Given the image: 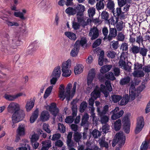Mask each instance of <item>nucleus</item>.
Instances as JSON below:
<instances>
[{"mask_svg":"<svg viewBox=\"0 0 150 150\" xmlns=\"http://www.w3.org/2000/svg\"><path fill=\"white\" fill-rule=\"evenodd\" d=\"M112 13L113 15L117 18H120L121 19H124L125 18V15L124 12H122L121 7L116 8V11L113 10Z\"/></svg>","mask_w":150,"mask_h":150,"instance_id":"11","label":"nucleus"},{"mask_svg":"<svg viewBox=\"0 0 150 150\" xmlns=\"http://www.w3.org/2000/svg\"><path fill=\"white\" fill-rule=\"evenodd\" d=\"M96 8L98 10L103 9L104 7V4L102 1L98 2L96 5Z\"/></svg>","mask_w":150,"mask_h":150,"instance_id":"47","label":"nucleus"},{"mask_svg":"<svg viewBox=\"0 0 150 150\" xmlns=\"http://www.w3.org/2000/svg\"><path fill=\"white\" fill-rule=\"evenodd\" d=\"M38 110H35L32 116L30 117V122L32 123L34 122L38 117Z\"/></svg>","mask_w":150,"mask_h":150,"instance_id":"38","label":"nucleus"},{"mask_svg":"<svg viewBox=\"0 0 150 150\" xmlns=\"http://www.w3.org/2000/svg\"><path fill=\"white\" fill-rule=\"evenodd\" d=\"M144 125V121L142 117H140L138 118L137 127L135 130V133L137 134L139 133L142 130Z\"/></svg>","mask_w":150,"mask_h":150,"instance_id":"9","label":"nucleus"},{"mask_svg":"<svg viewBox=\"0 0 150 150\" xmlns=\"http://www.w3.org/2000/svg\"><path fill=\"white\" fill-rule=\"evenodd\" d=\"M25 125L22 123L19 124L18 128L16 130L17 135L23 136L25 134Z\"/></svg>","mask_w":150,"mask_h":150,"instance_id":"12","label":"nucleus"},{"mask_svg":"<svg viewBox=\"0 0 150 150\" xmlns=\"http://www.w3.org/2000/svg\"><path fill=\"white\" fill-rule=\"evenodd\" d=\"M77 86L78 88L79 84L76 82H75L73 85V87L70 91L72 85L71 83H68L66 87L65 92L64 86L62 85H61L59 88V97L60 98L62 99L63 100L65 98H66V100L69 101L75 94Z\"/></svg>","mask_w":150,"mask_h":150,"instance_id":"1","label":"nucleus"},{"mask_svg":"<svg viewBox=\"0 0 150 150\" xmlns=\"http://www.w3.org/2000/svg\"><path fill=\"white\" fill-rule=\"evenodd\" d=\"M129 99H130V97L128 96V94H126L119 103L121 105H125L128 103Z\"/></svg>","mask_w":150,"mask_h":150,"instance_id":"25","label":"nucleus"},{"mask_svg":"<svg viewBox=\"0 0 150 150\" xmlns=\"http://www.w3.org/2000/svg\"><path fill=\"white\" fill-rule=\"evenodd\" d=\"M83 66L81 64H78L75 67L74 72L75 74H80L83 71Z\"/></svg>","mask_w":150,"mask_h":150,"instance_id":"27","label":"nucleus"},{"mask_svg":"<svg viewBox=\"0 0 150 150\" xmlns=\"http://www.w3.org/2000/svg\"><path fill=\"white\" fill-rule=\"evenodd\" d=\"M91 134L92 135L93 137L96 139L100 136L101 135V133L98 130L95 129L92 131L91 133Z\"/></svg>","mask_w":150,"mask_h":150,"instance_id":"45","label":"nucleus"},{"mask_svg":"<svg viewBox=\"0 0 150 150\" xmlns=\"http://www.w3.org/2000/svg\"><path fill=\"white\" fill-rule=\"evenodd\" d=\"M108 108L109 106L108 105H105L102 110L99 108H97V112L100 118L101 122L103 124H106L108 121L109 118L105 115L108 111Z\"/></svg>","mask_w":150,"mask_h":150,"instance_id":"3","label":"nucleus"},{"mask_svg":"<svg viewBox=\"0 0 150 150\" xmlns=\"http://www.w3.org/2000/svg\"><path fill=\"white\" fill-rule=\"evenodd\" d=\"M109 128V126L108 124H105L103 125L102 128V132H103V134H105L108 132V130Z\"/></svg>","mask_w":150,"mask_h":150,"instance_id":"57","label":"nucleus"},{"mask_svg":"<svg viewBox=\"0 0 150 150\" xmlns=\"http://www.w3.org/2000/svg\"><path fill=\"white\" fill-rule=\"evenodd\" d=\"M14 16L16 17H19L22 19H25V18L24 16L23 13L21 12H15L14 13Z\"/></svg>","mask_w":150,"mask_h":150,"instance_id":"59","label":"nucleus"},{"mask_svg":"<svg viewBox=\"0 0 150 150\" xmlns=\"http://www.w3.org/2000/svg\"><path fill=\"white\" fill-rule=\"evenodd\" d=\"M34 105V101L31 100L27 103L25 107L27 111H30L33 107Z\"/></svg>","mask_w":150,"mask_h":150,"instance_id":"28","label":"nucleus"},{"mask_svg":"<svg viewBox=\"0 0 150 150\" xmlns=\"http://www.w3.org/2000/svg\"><path fill=\"white\" fill-rule=\"evenodd\" d=\"M118 4L120 7H122L126 3L130 4L132 0H118Z\"/></svg>","mask_w":150,"mask_h":150,"instance_id":"41","label":"nucleus"},{"mask_svg":"<svg viewBox=\"0 0 150 150\" xmlns=\"http://www.w3.org/2000/svg\"><path fill=\"white\" fill-rule=\"evenodd\" d=\"M53 87V86L52 85L49 86L46 89L45 91L44 98H46L50 95Z\"/></svg>","mask_w":150,"mask_h":150,"instance_id":"34","label":"nucleus"},{"mask_svg":"<svg viewBox=\"0 0 150 150\" xmlns=\"http://www.w3.org/2000/svg\"><path fill=\"white\" fill-rule=\"evenodd\" d=\"M110 140H108L106 141L105 140V138L103 137L99 141V143L100 146L102 147H105L106 149L108 147V143L110 142Z\"/></svg>","mask_w":150,"mask_h":150,"instance_id":"21","label":"nucleus"},{"mask_svg":"<svg viewBox=\"0 0 150 150\" xmlns=\"http://www.w3.org/2000/svg\"><path fill=\"white\" fill-rule=\"evenodd\" d=\"M71 60L68 59L67 61L63 62L62 66V76L65 77L70 76L71 74L69 68L71 65Z\"/></svg>","mask_w":150,"mask_h":150,"instance_id":"4","label":"nucleus"},{"mask_svg":"<svg viewBox=\"0 0 150 150\" xmlns=\"http://www.w3.org/2000/svg\"><path fill=\"white\" fill-rule=\"evenodd\" d=\"M122 98L121 96L117 95H114L111 97V100L114 103L118 102Z\"/></svg>","mask_w":150,"mask_h":150,"instance_id":"40","label":"nucleus"},{"mask_svg":"<svg viewBox=\"0 0 150 150\" xmlns=\"http://www.w3.org/2000/svg\"><path fill=\"white\" fill-rule=\"evenodd\" d=\"M82 137V134L81 133L78 132H76L75 133L74 136V139L75 141L76 142L78 143V145H79V142L81 141V140Z\"/></svg>","mask_w":150,"mask_h":150,"instance_id":"33","label":"nucleus"},{"mask_svg":"<svg viewBox=\"0 0 150 150\" xmlns=\"http://www.w3.org/2000/svg\"><path fill=\"white\" fill-rule=\"evenodd\" d=\"M6 23L8 25V26H15L17 27L19 26L18 23L16 22H11L7 21H6Z\"/></svg>","mask_w":150,"mask_h":150,"instance_id":"63","label":"nucleus"},{"mask_svg":"<svg viewBox=\"0 0 150 150\" xmlns=\"http://www.w3.org/2000/svg\"><path fill=\"white\" fill-rule=\"evenodd\" d=\"M75 9L77 13H82L85 11V7L81 4L75 5Z\"/></svg>","mask_w":150,"mask_h":150,"instance_id":"24","label":"nucleus"},{"mask_svg":"<svg viewBox=\"0 0 150 150\" xmlns=\"http://www.w3.org/2000/svg\"><path fill=\"white\" fill-rule=\"evenodd\" d=\"M107 8L109 10L112 11L114 9L115 4L113 1H110L108 2L107 4Z\"/></svg>","mask_w":150,"mask_h":150,"instance_id":"43","label":"nucleus"},{"mask_svg":"<svg viewBox=\"0 0 150 150\" xmlns=\"http://www.w3.org/2000/svg\"><path fill=\"white\" fill-rule=\"evenodd\" d=\"M133 75L135 77H141L144 76V73L142 70L134 71Z\"/></svg>","mask_w":150,"mask_h":150,"instance_id":"29","label":"nucleus"},{"mask_svg":"<svg viewBox=\"0 0 150 150\" xmlns=\"http://www.w3.org/2000/svg\"><path fill=\"white\" fill-rule=\"evenodd\" d=\"M7 109L9 112H13L12 116L13 122H18L23 118L24 116V112L22 110L20 109L19 105L16 103H11L8 105Z\"/></svg>","mask_w":150,"mask_h":150,"instance_id":"2","label":"nucleus"},{"mask_svg":"<svg viewBox=\"0 0 150 150\" xmlns=\"http://www.w3.org/2000/svg\"><path fill=\"white\" fill-rule=\"evenodd\" d=\"M100 93L99 88L97 86H96L95 88L91 94V97L94 99H96L97 98L100 96Z\"/></svg>","mask_w":150,"mask_h":150,"instance_id":"16","label":"nucleus"},{"mask_svg":"<svg viewBox=\"0 0 150 150\" xmlns=\"http://www.w3.org/2000/svg\"><path fill=\"white\" fill-rule=\"evenodd\" d=\"M105 84L106 85L105 89L109 91H111L112 90V88L111 85L110 81H106L105 82Z\"/></svg>","mask_w":150,"mask_h":150,"instance_id":"53","label":"nucleus"},{"mask_svg":"<svg viewBox=\"0 0 150 150\" xmlns=\"http://www.w3.org/2000/svg\"><path fill=\"white\" fill-rule=\"evenodd\" d=\"M50 117L49 112L47 111H43L41 112L40 118L42 121L45 122L48 120Z\"/></svg>","mask_w":150,"mask_h":150,"instance_id":"17","label":"nucleus"},{"mask_svg":"<svg viewBox=\"0 0 150 150\" xmlns=\"http://www.w3.org/2000/svg\"><path fill=\"white\" fill-rule=\"evenodd\" d=\"M61 67L59 66H57L54 69L51 76H54L59 78L61 75Z\"/></svg>","mask_w":150,"mask_h":150,"instance_id":"13","label":"nucleus"},{"mask_svg":"<svg viewBox=\"0 0 150 150\" xmlns=\"http://www.w3.org/2000/svg\"><path fill=\"white\" fill-rule=\"evenodd\" d=\"M135 41L139 45H140L141 43L143 44V42L144 41L143 37L140 35L137 36Z\"/></svg>","mask_w":150,"mask_h":150,"instance_id":"58","label":"nucleus"},{"mask_svg":"<svg viewBox=\"0 0 150 150\" xmlns=\"http://www.w3.org/2000/svg\"><path fill=\"white\" fill-rule=\"evenodd\" d=\"M75 44H76L77 46H78L79 48L80 46L84 47H86L87 45L86 41L85 39H82L81 40H77Z\"/></svg>","mask_w":150,"mask_h":150,"instance_id":"31","label":"nucleus"},{"mask_svg":"<svg viewBox=\"0 0 150 150\" xmlns=\"http://www.w3.org/2000/svg\"><path fill=\"white\" fill-rule=\"evenodd\" d=\"M109 13L108 12L103 11L101 13V18L103 19H104L105 21L108 20V19L109 17Z\"/></svg>","mask_w":150,"mask_h":150,"instance_id":"49","label":"nucleus"},{"mask_svg":"<svg viewBox=\"0 0 150 150\" xmlns=\"http://www.w3.org/2000/svg\"><path fill=\"white\" fill-rule=\"evenodd\" d=\"M101 40L100 39H98L96 40L93 44L92 47L95 48L99 46L101 43Z\"/></svg>","mask_w":150,"mask_h":150,"instance_id":"60","label":"nucleus"},{"mask_svg":"<svg viewBox=\"0 0 150 150\" xmlns=\"http://www.w3.org/2000/svg\"><path fill=\"white\" fill-rule=\"evenodd\" d=\"M121 126V121L120 119H118L115 122L114 127L116 131L120 130Z\"/></svg>","mask_w":150,"mask_h":150,"instance_id":"37","label":"nucleus"},{"mask_svg":"<svg viewBox=\"0 0 150 150\" xmlns=\"http://www.w3.org/2000/svg\"><path fill=\"white\" fill-rule=\"evenodd\" d=\"M36 50V46L35 43H32L28 47L26 54L31 56L33 54Z\"/></svg>","mask_w":150,"mask_h":150,"instance_id":"15","label":"nucleus"},{"mask_svg":"<svg viewBox=\"0 0 150 150\" xmlns=\"http://www.w3.org/2000/svg\"><path fill=\"white\" fill-rule=\"evenodd\" d=\"M99 35L98 30L96 27L91 28L89 31V36H90L92 40H94L97 38Z\"/></svg>","mask_w":150,"mask_h":150,"instance_id":"10","label":"nucleus"},{"mask_svg":"<svg viewBox=\"0 0 150 150\" xmlns=\"http://www.w3.org/2000/svg\"><path fill=\"white\" fill-rule=\"evenodd\" d=\"M13 42L14 44L16 45L17 46L20 45L21 43V42L19 40L18 37H16L14 38L13 40Z\"/></svg>","mask_w":150,"mask_h":150,"instance_id":"64","label":"nucleus"},{"mask_svg":"<svg viewBox=\"0 0 150 150\" xmlns=\"http://www.w3.org/2000/svg\"><path fill=\"white\" fill-rule=\"evenodd\" d=\"M125 37V35L122 33H119L118 35L117 39L120 41H123L124 40Z\"/></svg>","mask_w":150,"mask_h":150,"instance_id":"62","label":"nucleus"},{"mask_svg":"<svg viewBox=\"0 0 150 150\" xmlns=\"http://www.w3.org/2000/svg\"><path fill=\"white\" fill-rule=\"evenodd\" d=\"M149 143L146 141L142 142L140 147L141 150H147L149 146Z\"/></svg>","mask_w":150,"mask_h":150,"instance_id":"51","label":"nucleus"},{"mask_svg":"<svg viewBox=\"0 0 150 150\" xmlns=\"http://www.w3.org/2000/svg\"><path fill=\"white\" fill-rule=\"evenodd\" d=\"M46 108L53 115V119L54 120L55 117L59 112V110L56 106V104L54 103H51L50 105L46 106Z\"/></svg>","mask_w":150,"mask_h":150,"instance_id":"7","label":"nucleus"},{"mask_svg":"<svg viewBox=\"0 0 150 150\" xmlns=\"http://www.w3.org/2000/svg\"><path fill=\"white\" fill-rule=\"evenodd\" d=\"M79 50V48L78 46H77L76 44H75L74 48L70 52V55L72 57L76 56L78 53Z\"/></svg>","mask_w":150,"mask_h":150,"instance_id":"22","label":"nucleus"},{"mask_svg":"<svg viewBox=\"0 0 150 150\" xmlns=\"http://www.w3.org/2000/svg\"><path fill=\"white\" fill-rule=\"evenodd\" d=\"M121 48L122 50V52H124L125 51L127 52H128V44L125 42L123 43L121 45Z\"/></svg>","mask_w":150,"mask_h":150,"instance_id":"56","label":"nucleus"},{"mask_svg":"<svg viewBox=\"0 0 150 150\" xmlns=\"http://www.w3.org/2000/svg\"><path fill=\"white\" fill-rule=\"evenodd\" d=\"M117 34V32L115 28H110L109 30V35L108 36V39L110 40L112 38L115 37Z\"/></svg>","mask_w":150,"mask_h":150,"instance_id":"20","label":"nucleus"},{"mask_svg":"<svg viewBox=\"0 0 150 150\" xmlns=\"http://www.w3.org/2000/svg\"><path fill=\"white\" fill-rule=\"evenodd\" d=\"M38 139L39 137L38 134L34 133L32 134L31 138V142L36 141Z\"/></svg>","mask_w":150,"mask_h":150,"instance_id":"61","label":"nucleus"},{"mask_svg":"<svg viewBox=\"0 0 150 150\" xmlns=\"http://www.w3.org/2000/svg\"><path fill=\"white\" fill-rule=\"evenodd\" d=\"M51 142L50 140H47L43 141L42 142V147L41 150H48L51 146Z\"/></svg>","mask_w":150,"mask_h":150,"instance_id":"18","label":"nucleus"},{"mask_svg":"<svg viewBox=\"0 0 150 150\" xmlns=\"http://www.w3.org/2000/svg\"><path fill=\"white\" fill-rule=\"evenodd\" d=\"M87 106L86 102L85 101L82 102L80 106L79 110L81 112H83L86 109Z\"/></svg>","mask_w":150,"mask_h":150,"instance_id":"42","label":"nucleus"},{"mask_svg":"<svg viewBox=\"0 0 150 150\" xmlns=\"http://www.w3.org/2000/svg\"><path fill=\"white\" fill-rule=\"evenodd\" d=\"M147 51L148 50L145 47H140L139 53L143 57H144L146 56Z\"/></svg>","mask_w":150,"mask_h":150,"instance_id":"46","label":"nucleus"},{"mask_svg":"<svg viewBox=\"0 0 150 150\" xmlns=\"http://www.w3.org/2000/svg\"><path fill=\"white\" fill-rule=\"evenodd\" d=\"M130 80L131 79L129 76L125 77L120 80V84L121 85H125L129 83Z\"/></svg>","mask_w":150,"mask_h":150,"instance_id":"26","label":"nucleus"},{"mask_svg":"<svg viewBox=\"0 0 150 150\" xmlns=\"http://www.w3.org/2000/svg\"><path fill=\"white\" fill-rule=\"evenodd\" d=\"M95 8L93 7L90 8L88 9V12L90 17H92L95 14Z\"/></svg>","mask_w":150,"mask_h":150,"instance_id":"50","label":"nucleus"},{"mask_svg":"<svg viewBox=\"0 0 150 150\" xmlns=\"http://www.w3.org/2000/svg\"><path fill=\"white\" fill-rule=\"evenodd\" d=\"M124 129L125 132L127 133H129L130 131V122L128 121H124Z\"/></svg>","mask_w":150,"mask_h":150,"instance_id":"32","label":"nucleus"},{"mask_svg":"<svg viewBox=\"0 0 150 150\" xmlns=\"http://www.w3.org/2000/svg\"><path fill=\"white\" fill-rule=\"evenodd\" d=\"M65 34L71 40H75L76 39V34L70 32H66L65 33Z\"/></svg>","mask_w":150,"mask_h":150,"instance_id":"30","label":"nucleus"},{"mask_svg":"<svg viewBox=\"0 0 150 150\" xmlns=\"http://www.w3.org/2000/svg\"><path fill=\"white\" fill-rule=\"evenodd\" d=\"M88 118L89 116L88 114H85L82 118L81 125L85 126L86 124H87Z\"/></svg>","mask_w":150,"mask_h":150,"instance_id":"36","label":"nucleus"},{"mask_svg":"<svg viewBox=\"0 0 150 150\" xmlns=\"http://www.w3.org/2000/svg\"><path fill=\"white\" fill-rule=\"evenodd\" d=\"M105 86L103 84H101L100 85V91L104 94L105 97H107L108 96L109 93V91L105 89Z\"/></svg>","mask_w":150,"mask_h":150,"instance_id":"44","label":"nucleus"},{"mask_svg":"<svg viewBox=\"0 0 150 150\" xmlns=\"http://www.w3.org/2000/svg\"><path fill=\"white\" fill-rule=\"evenodd\" d=\"M134 71L139 70H142V65L138 63H135L134 64Z\"/></svg>","mask_w":150,"mask_h":150,"instance_id":"55","label":"nucleus"},{"mask_svg":"<svg viewBox=\"0 0 150 150\" xmlns=\"http://www.w3.org/2000/svg\"><path fill=\"white\" fill-rule=\"evenodd\" d=\"M95 70L94 69H91L89 71L87 78V83L89 86L87 88L88 92H90L92 88L91 84L95 76Z\"/></svg>","mask_w":150,"mask_h":150,"instance_id":"6","label":"nucleus"},{"mask_svg":"<svg viewBox=\"0 0 150 150\" xmlns=\"http://www.w3.org/2000/svg\"><path fill=\"white\" fill-rule=\"evenodd\" d=\"M116 139L112 141V146L114 147L117 143H119L120 146L123 145L125 143V137L122 132H120L116 134L115 135Z\"/></svg>","mask_w":150,"mask_h":150,"instance_id":"5","label":"nucleus"},{"mask_svg":"<svg viewBox=\"0 0 150 150\" xmlns=\"http://www.w3.org/2000/svg\"><path fill=\"white\" fill-rule=\"evenodd\" d=\"M136 94V90L135 86L133 84H132L130 85L129 90V96L130 100L131 101L135 99Z\"/></svg>","mask_w":150,"mask_h":150,"instance_id":"14","label":"nucleus"},{"mask_svg":"<svg viewBox=\"0 0 150 150\" xmlns=\"http://www.w3.org/2000/svg\"><path fill=\"white\" fill-rule=\"evenodd\" d=\"M110 65H106L103 66L100 69V72L103 74L108 71L112 68Z\"/></svg>","mask_w":150,"mask_h":150,"instance_id":"35","label":"nucleus"},{"mask_svg":"<svg viewBox=\"0 0 150 150\" xmlns=\"http://www.w3.org/2000/svg\"><path fill=\"white\" fill-rule=\"evenodd\" d=\"M4 97L6 99L9 101H13L16 99L15 95H11L6 94L4 95Z\"/></svg>","mask_w":150,"mask_h":150,"instance_id":"52","label":"nucleus"},{"mask_svg":"<svg viewBox=\"0 0 150 150\" xmlns=\"http://www.w3.org/2000/svg\"><path fill=\"white\" fill-rule=\"evenodd\" d=\"M65 12L69 16L73 15L76 14V11L75 9V5L73 7H69L67 8L65 10Z\"/></svg>","mask_w":150,"mask_h":150,"instance_id":"19","label":"nucleus"},{"mask_svg":"<svg viewBox=\"0 0 150 150\" xmlns=\"http://www.w3.org/2000/svg\"><path fill=\"white\" fill-rule=\"evenodd\" d=\"M75 117L73 115L67 117L65 119V122L67 123H72L74 120Z\"/></svg>","mask_w":150,"mask_h":150,"instance_id":"48","label":"nucleus"},{"mask_svg":"<svg viewBox=\"0 0 150 150\" xmlns=\"http://www.w3.org/2000/svg\"><path fill=\"white\" fill-rule=\"evenodd\" d=\"M58 129L61 133H64L65 132V127L63 124L59 123L58 124Z\"/></svg>","mask_w":150,"mask_h":150,"instance_id":"54","label":"nucleus"},{"mask_svg":"<svg viewBox=\"0 0 150 150\" xmlns=\"http://www.w3.org/2000/svg\"><path fill=\"white\" fill-rule=\"evenodd\" d=\"M140 47L137 46L133 45L129 49L130 52L135 55L140 52Z\"/></svg>","mask_w":150,"mask_h":150,"instance_id":"23","label":"nucleus"},{"mask_svg":"<svg viewBox=\"0 0 150 150\" xmlns=\"http://www.w3.org/2000/svg\"><path fill=\"white\" fill-rule=\"evenodd\" d=\"M105 77L106 79L111 81H114L116 79L113 74L111 72H109L106 74L105 75Z\"/></svg>","mask_w":150,"mask_h":150,"instance_id":"39","label":"nucleus"},{"mask_svg":"<svg viewBox=\"0 0 150 150\" xmlns=\"http://www.w3.org/2000/svg\"><path fill=\"white\" fill-rule=\"evenodd\" d=\"M119 110V107H116L114 110L111 111V113L112 115L111 117V118L112 120H116L121 117L123 115L124 113L123 110H121L118 112Z\"/></svg>","mask_w":150,"mask_h":150,"instance_id":"8","label":"nucleus"}]
</instances>
